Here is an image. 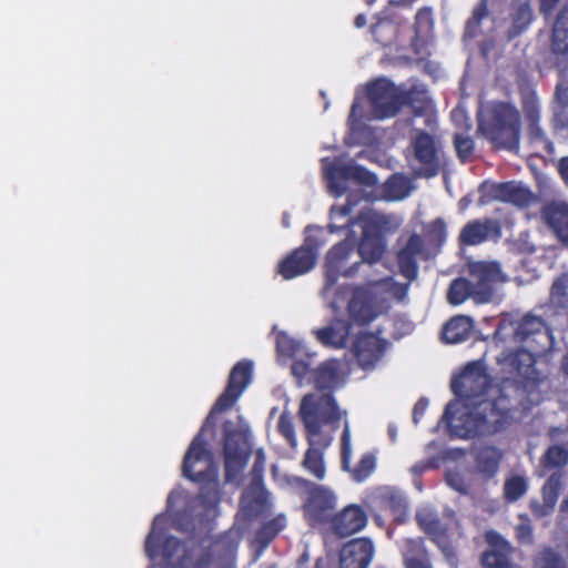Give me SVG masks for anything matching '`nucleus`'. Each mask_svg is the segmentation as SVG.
<instances>
[{"label": "nucleus", "mask_w": 568, "mask_h": 568, "mask_svg": "<svg viewBox=\"0 0 568 568\" xmlns=\"http://www.w3.org/2000/svg\"><path fill=\"white\" fill-rule=\"evenodd\" d=\"M532 21V11L528 3L518 6L513 14V26L509 31V38H514L524 32Z\"/></svg>", "instance_id": "obj_46"}, {"label": "nucleus", "mask_w": 568, "mask_h": 568, "mask_svg": "<svg viewBox=\"0 0 568 568\" xmlns=\"http://www.w3.org/2000/svg\"><path fill=\"white\" fill-rule=\"evenodd\" d=\"M418 523L423 530L432 538L434 542L442 546L448 539L447 528L442 520L433 515L418 517Z\"/></svg>", "instance_id": "obj_41"}, {"label": "nucleus", "mask_w": 568, "mask_h": 568, "mask_svg": "<svg viewBox=\"0 0 568 568\" xmlns=\"http://www.w3.org/2000/svg\"><path fill=\"white\" fill-rule=\"evenodd\" d=\"M501 235L500 223L497 220L485 217L467 222L459 232L460 246H475Z\"/></svg>", "instance_id": "obj_19"}, {"label": "nucleus", "mask_w": 568, "mask_h": 568, "mask_svg": "<svg viewBox=\"0 0 568 568\" xmlns=\"http://www.w3.org/2000/svg\"><path fill=\"white\" fill-rule=\"evenodd\" d=\"M277 430L291 446H295L296 436L294 424L292 422V418L287 414H282L280 416L277 422Z\"/></svg>", "instance_id": "obj_52"}, {"label": "nucleus", "mask_w": 568, "mask_h": 568, "mask_svg": "<svg viewBox=\"0 0 568 568\" xmlns=\"http://www.w3.org/2000/svg\"><path fill=\"white\" fill-rule=\"evenodd\" d=\"M568 464V443L550 445L540 458V465L547 470L559 471Z\"/></svg>", "instance_id": "obj_39"}, {"label": "nucleus", "mask_w": 568, "mask_h": 568, "mask_svg": "<svg viewBox=\"0 0 568 568\" xmlns=\"http://www.w3.org/2000/svg\"><path fill=\"white\" fill-rule=\"evenodd\" d=\"M562 487V473L555 471L551 474L541 488L544 507L552 510L557 504Z\"/></svg>", "instance_id": "obj_42"}, {"label": "nucleus", "mask_w": 568, "mask_h": 568, "mask_svg": "<svg viewBox=\"0 0 568 568\" xmlns=\"http://www.w3.org/2000/svg\"><path fill=\"white\" fill-rule=\"evenodd\" d=\"M550 303L558 308H568V276L557 277L550 288Z\"/></svg>", "instance_id": "obj_47"}, {"label": "nucleus", "mask_w": 568, "mask_h": 568, "mask_svg": "<svg viewBox=\"0 0 568 568\" xmlns=\"http://www.w3.org/2000/svg\"><path fill=\"white\" fill-rule=\"evenodd\" d=\"M427 407H428L427 398L422 397L416 402V404L414 405V409H413V419L415 423H418V420L423 417Z\"/></svg>", "instance_id": "obj_61"}, {"label": "nucleus", "mask_w": 568, "mask_h": 568, "mask_svg": "<svg viewBox=\"0 0 568 568\" xmlns=\"http://www.w3.org/2000/svg\"><path fill=\"white\" fill-rule=\"evenodd\" d=\"M347 311L353 322L358 325H368L377 316L373 293L362 286L355 287L348 301Z\"/></svg>", "instance_id": "obj_24"}, {"label": "nucleus", "mask_w": 568, "mask_h": 568, "mask_svg": "<svg viewBox=\"0 0 568 568\" xmlns=\"http://www.w3.org/2000/svg\"><path fill=\"white\" fill-rule=\"evenodd\" d=\"M292 483L307 490V497L303 505L307 523L311 526L329 524L336 508V496L333 490L303 477H294Z\"/></svg>", "instance_id": "obj_8"}, {"label": "nucleus", "mask_w": 568, "mask_h": 568, "mask_svg": "<svg viewBox=\"0 0 568 568\" xmlns=\"http://www.w3.org/2000/svg\"><path fill=\"white\" fill-rule=\"evenodd\" d=\"M485 539L490 546L481 555V565L484 568H523L510 562V555L514 549L508 540H506L498 531L488 530Z\"/></svg>", "instance_id": "obj_20"}, {"label": "nucleus", "mask_w": 568, "mask_h": 568, "mask_svg": "<svg viewBox=\"0 0 568 568\" xmlns=\"http://www.w3.org/2000/svg\"><path fill=\"white\" fill-rule=\"evenodd\" d=\"M402 106L408 105L415 116H423L432 106L428 91L419 85H413L406 91H400Z\"/></svg>", "instance_id": "obj_37"}, {"label": "nucleus", "mask_w": 568, "mask_h": 568, "mask_svg": "<svg viewBox=\"0 0 568 568\" xmlns=\"http://www.w3.org/2000/svg\"><path fill=\"white\" fill-rule=\"evenodd\" d=\"M545 223L557 237L568 245V204L565 202H550L541 211Z\"/></svg>", "instance_id": "obj_26"}, {"label": "nucleus", "mask_w": 568, "mask_h": 568, "mask_svg": "<svg viewBox=\"0 0 568 568\" xmlns=\"http://www.w3.org/2000/svg\"><path fill=\"white\" fill-rule=\"evenodd\" d=\"M532 568H568L564 557L551 547H544L532 559Z\"/></svg>", "instance_id": "obj_43"}, {"label": "nucleus", "mask_w": 568, "mask_h": 568, "mask_svg": "<svg viewBox=\"0 0 568 568\" xmlns=\"http://www.w3.org/2000/svg\"><path fill=\"white\" fill-rule=\"evenodd\" d=\"M478 190L481 203L499 201L518 207H528L535 200L532 192L528 187L515 181L499 183L484 182L479 185Z\"/></svg>", "instance_id": "obj_12"}, {"label": "nucleus", "mask_w": 568, "mask_h": 568, "mask_svg": "<svg viewBox=\"0 0 568 568\" xmlns=\"http://www.w3.org/2000/svg\"><path fill=\"white\" fill-rule=\"evenodd\" d=\"M253 365L250 361L237 362L230 372L227 385L211 408L200 432L193 438L182 463V474L193 483L201 484L197 498L179 510L174 516L176 528L192 531L204 521L202 515H195L196 508L211 510L219 503L217 466L213 454L206 448L204 433L215 425V415L233 407L252 379Z\"/></svg>", "instance_id": "obj_1"}, {"label": "nucleus", "mask_w": 568, "mask_h": 568, "mask_svg": "<svg viewBox=\"0 0 568 568\" xmlns=\"http://www.w3.org/2000/svg\"><path fill=\"white\" fill-rule=\"evenodd\" d=\"M551 51L568 61V4L558 12L551 31Z\"/></svg>", "instance_id": "obj_30"}, {"label": "nucleus", "mask_w": 568, "mask_h": 568, "mask_svg": "<svg viewBox=\"0 0 568 568\" xmlns=\"http://www.w3.org/2000/svg\"><path fill=\"white\" fill-rule=\"evenodd\" d=\"M528 490V481L524 476L515 475L504 483V498L507 503H515Z\"/></svg>", "instance_id": "obj_45"}, {"label": "nucleus", "mask_w": 568, "mask_h": 568, "mask_svg": "<svg viewBox=\"0 0 568 568\" xmlns=\"http://www.w3.org/2000/svg\"><path fill=\"white\" fill-rule=\"evenodd\" d=\"M374 555V545L368 538L346 542L339 555V568H368Z\"/></svg>", "instance_id": "obj_23"}, {"label": "nucleus", "mask_w": 568, "mask_h": 568, "mask_svg": "<svg viewBox=\"0 0 568 568\" xmlns=\"http://www.w3.org/2000/svg\"><path fill=\"white\" fill-rule=\"evenodd\" d=\"M315 444H308L302 466L317 480H323L326 475V467L324 462V450L331 445L332 437H317Z\"/></svg>", "instance_id": "obj_27"}, {"label": "nucleus", "mask_w": 568, "mask_h": 568, "mask_svg": "<svg viewBox=\"0 0 568 568\" xmlns=\"http://www.w3.org/2000/svg\"><path fill=\"white\" fill-rule=\"evenodd\" d=\"M560 0H540L539 11L545 17L552 13L555 8L559 4Z\"/></svg>", "instance_id": "obj_63"}, {"label": "nucleus", "mask_w": 568, "mask_h": 568, "mask_svg": "<svg viewBox=\"0 0 568 568\" xmlns=\"http://www.w3.org/2000/svg\"><path fill=\"white\" fill-rule=\"evenodd\" d=\"M342 367L338 359H326L313 372L314 386L320 390H332L339 385Z\"/></svg>", "instance_id": "obj_31"}, {"label": "nucleus", "mask_w": 568, "mask_h": 568, "mask_svg": "<svg viewBox=\"0 0 568 568\" xmlns=\"http://www.w3.org/2000/svg\"><path fill=\"white\" fill-rule=\"evenodd\" d=\"M386 247L387 242L382 226L375 221L366 222L357 246L362 260L369 264L377 263L384 256Z\"/></svg>", "instance_id": "obj_18"}, {"label": "nucleus", "mask_w": 568, "mask_h": 568, "mask_svg": "<svg viewBox=\"0 0 568 568\" xmlns=\"http://www.w3.org/2000/svg\"><path fill=\"white\" fill-rule=\"evenodd\" d=\"M351 333V323L342 320L315 331L316 338L325 346L345 347Z\"/></svg>", "instance_id": "obj_33"}, {"label": "nucleus", "mask_w": 568, "mask_h": 568, "mask_svg": "<svg viewBox=\"0 0 568 568\" xmlns=\"http://www.w3.org/2000/svg\"><path fill=\"white\" fill-rule=\"evenodd\" d=\"M353 252V245L347 241H341L333 245L325 258V271H324V285L322 288V296L327 297L331 290L337 283L341 275V268L345 265ZM361 262L355 263L351 267L346 268L342 275L345 277H352L358 270Z\"/></svg>", "instance_id": "obj_14"}, {"label": "nucleus", "mask_w": 568, "mask_h": 568, "mask_svg": "<svg viewBox=\"0 0 568 568\" xmlns=\"http://www.w3.org/2000/svg\"><path fill=\"white\" fill-rule=\"evenodd\" d=\"M433 26V12L430 8H422L415 16V33L419 36L420 32L430 29Z\"/></svg>", "instance_id": "obj_53"}, {"label": "nucleus", "mask_w": 568, "mask_h": 568, "mask_svg": "<svg viewBox=\"0 0 568 568\" xmlns=\"http://www.w3.org/2000/svg\"><path fill=\"white\" fill-rule=\"evenodd\" d=\"M203 561L194 558L192 551L184 550V554L178 561V568H203Z\"/></svg>", "instance_id": "obj_58"}, {"label": "nucleus", "mask_w": 568, "mask_h": 568, "mask_svg": "<svg viewBox=\"0 0 568 568\" xmlns=\"http://www.w3.org/2000/svg\"><path fill=\"white\" fill-rule=\"evenodd\" d=\"M367 524V515L357 505H349L337 514H334L329 521L333 532L339 537H348L362 530Z\"/></svg>", "instance_id": "obj_25"}, {"label": "nucleus", "mask_w": 568, "mask_h": 568, "mask_svg": "<svg viewBox=\"0 0 568 568\" xmlns=\"http://www.w3.org/2000/svg\"><path fill=\"white\" fill-rule=\"evenodd\" d=\"M501 371L508 375L501 383L509 382L511 386L508 393L513 390L518 395L535 388L539 382L540 373L536 368V357L532 352L520 348L509 352L500 361Z\"/></svg>", "instance_id": "obj_6"}, {"label": "nucleus", "mask_w": 568, "mask_h": 568, "mask_svg": "<svg viewBox=\"0 0 568 568\" xmlns=\"http://www.w3.org/2000/svg\"><path fill=\"white\" fill-rule=\"evenodd\" d=\"M300 416L306 430V440L311 444L318 443L317 437H331L322 433V426L337 424L341 419L337 403L331 393L305 395L300 406Z\"/></svg>", "instance_id": "obj_4"}, {"label": "nucleus", "mask_w": 568, "mask_h": 568, "mask_svg": "<svg viewBox=\"0 0 568 568\" xmlns=\"http://www.w3.org/2000/svg\"><path fill=\"white\" fill-rule=\"evenodd\" d=\"M328 187L333 194L341 196L346 191L343 182L355 181L364 186H375L377 176L362 165H332L326 170Z\"/></svg>", "instance_id": "obj_15"}, {"label": "nucleus", "mask_w": 568, "mask_h": 568, "mask_svg": "<svg viewBox=\"0 0 568 568\" xmlns=\"http://www.w3.org/2000/svg\"><path fill=\"white\" fill-rule=\"evenodd\" d=\"M447 236L446 223L442 217L432 221L427 227L428 241L442 245Z\"/></svg>", "instance_id": "obj_49"}, {"label": "nucleus", "mask_w": 568, "mask_h": 568, "mask_svg": "<svg viewBox=\"0 0 568 568\" xmlns=\"http://www.w3.org/2000/svg\"><path fill=\"white\" fill-rule=\"evenodd\" d=\"M454 146L458 158L466 162L473 155L474 152V141L470 136H466L463 134H456L454 136Z\"/></svg>", "instance_id": "obj_50"}, {"label": "nucleus", "mask_w": 568, "mask_h": 568, "mask_svg": "<svg viewBox=\"0 0 568 568\" xmlns=\"http://www.w3.org/2000/svg\"><path fill=\"white\" fill-rule=\"evenodd\" d=\"M427 258L428 254L424 239L417 233H412L406 242L396 251V263L399 274L408 282L417 278L419 260L426 261Z\"/></svg>", "instance_id": "obj_16"}, {"label": "nucleus", "mask_w": 568, "mask_h": 568, "mask_svg": "<svg viewBox=\"0 0 568 568\" xmlns=\"http://www.w3.org/2000/svg\"><path fill=\"white\" fill-rule=\"evenodd\" d=\"M366 93L375 119L394 116L402 109L400 91L387 80L371 82Z\"/></svg>", "instance_id": "obj_10"}, {"label": "nucleus", "mask_w": 568, "mask_h": 568, "mask_svg": "<svg viewBox=\"0 0 568 568\" xmlns=\"http://www.w3.org/2000/svg\"><path fill=\"white\" fill-rule=\"evenodd\" d=\"M489 14L488 0H479V2L474 7L471 16L466 22L465 26V36L469 38L477 37L480 26L484 19H486Z\"/></svg>", "instance_id": "obj_44"}, {"label": "nucleus", "mask_w": 568, "mask_h": 568, "mask_svg": "<svg viewBox=\"0 0 568 568\" xmlns=\"http://www.w3.org/2000/svg\"><path fill=\"white\" fill-rule=\"evenodd\" d=\"M354 203L347 200V202L342 206H333L331 210V215L346 217L349 216L353 210Z\"/></svg>", "instance_id": "obj_62"}, {"label": "nucleus", "mask_w": 568, "mask_h": 568, "mask_svg": "<svg viewBox=\"0 0 568 568\" xmlns=\"http://www.w3.org/2000/svg\"><path fill=\"white\" fill-rule=\"evenodd\" d=\"M276 348L281 355L287 356V357H293L297 349V345L287 335L281 334L277 336V339H276Z\"/></svg>", "instance_id": "obj_54"}, {"label": "nucleus", "mask_w": 568, "mask_h": 568, "mask_svg": "<svg viewBox=\"0 0 568 568\" xmlns=\"http://www.w3.org/2000/svg\"><path fill=\"white\" fill-rule=\"evenodd\" d=\"M557 169L561 180L568 187V156H564L558 161Z\"/></svg>", "instance_id": "obj_64"}, {"label": "nucleus", "mask_w": 568, "mask_h": 568, "mask_svg": "<svg viewBox=\"0 0 568 568\" xmlns=\"http://www.w3.org/2000/svg\"><path fill=\"white\" fill-rule=\"evenodd\" d=\"M285 527V517L280 515L265 521L255 532V544L264 549L276 538Z\"/></svg>", "instance_id": "obj_38"}, {"label": "nucleus", "mask_w": 568, "mask_h": 568, "mask_svg": "<svg viewBox=\"0 0 568 568\" xmlns=\"http://www.w3.org/2000/svg\"><path fill=\"white\" fill-rule=\"evenodd\" d=\"M493 387V378L481 362L468 363L462 373L454 376L450 383L452 392L467 405L485 400Z\"/></svg>", "instance_id": "obj_7"}, {"label": "nucleus", "mask_w": 568, "mask_h": 568, "mask_svg": "<svg viewBox=\"0 0 568 568\" xmlns=\"http://www.w3.org/2000/svg\"><path fill=\"white\" fill-rule=\"evenodd\" d=\"M523 111L527 120V134L530 142H546L547 136L539 125V104L535 92H528L523 97Z\"/></svg>", "instance_id": "obj_29"}, {"label": "nucleus", "mask_w": 568, "mask_h": 568, "mask_svg": "<svg viewBox=\"0 0 568 568\" xmlns=\"http://www.w3.org/2000/svg\"><path fill=\"white\" fill-rule=\"evenodd\" d=\"M352 291V287L348 284L341 285L336 287V284L331 290L326 300H329V307L333 311H338L341 308L342 303L347 298Z\"/></svg>", "instance_id": "obj_51"}, {"label": "nucleus", "mask_w": 568, "mask_h": 568, "mask_svg": "<svg viewBox=\"0 0 568 568\" xmlns=\"http://www.w3.org/2000/svg\"><path fill=\"white\" fill-rule=\"evenodd\" d=\"M510 383H500L498 396L490 400L485 399L473 405L474 408L463 414L457 419L452 412V403L444 410V418L453 433L462 438L476 436H489L504 430L514 420V414L518 410L520 400L508 394Z\"/></svg>", "instance_id": "obj_2"}, {"label": "nucleus", "mask_w": 568, "mask_h": 568, "mask_svg": "<svg viewBox=\"0 0 568 568\" xmlns=\"http://www.w3.org/2000/svg\"><path fill=\"white\" fill-rule=\"evenodd\" d=\"M474 329V321L469 316L457 315L450 318L443 328L444 342L457 344L467 341Z\"/></svg>", "instance_id": "obj_34"}, {"label": "nucleus", "mask_w": 568, "mask_h": 568, "mask_svg": "<svg viewBox=\"0 0 568 568\" xmlns=\"http://www.w3.org/2000/svg\"><path fill=\"white\" fill-rule=\"evenodd\" d=\"M520 113L510 103L497 102L479 119L478 128L496 149L518 151L520 141Z\"/></svg>", "instance_id": "obj_3"}, {"label": "nucleus", "mask_w": 568, "mask_h": 568, "mask_svg": "<svg viewBox=\"0 0 568 568\" xmlns=\"http://www.w3.org/2000/svg\"><path fill=\"white\" fill-rule=\"evenodd\" d=\"M503 459L501 452L494 446H485L478 449L475 457L476 469L486 479L493 478Z\"/></svg>", "instance_id": "obj_35"}, {"label": "nucleus", "mask_w": 568, "mask_h": 568, "mask_svg": "<svg viewBox=\"0 0 568 568\" xmlns=\"http://www.w3.org/2000/svg\"><path fill=\"white\" fill-rule=\"evenodd\" d=\"M404 564L406 568H432L424 549L417 556H405Z\"/></svg>", "instance_id": "obj_57"}, {"label": "nucleus", "mask_w": 568, "mask_h": 568, "mask_svg": "<svg viewBox=\"0 0 568 568\" xmlns=\"http://www.w3.org/2000/svg\"><path fill=\"white\" fill-rule=\"evenodd\" d=\"M536 336L548 337L544 320L539 316L525 315L515 328V339L529 345V341Z\"/></svg>", "instance_id": "obj_36"}, {"label": "nucleus", "mask_w": 568, "mask_h": 568, "mask_svg": "<svg viewBox=\"0 0 568 568\" xmlns=\"http://www.w3.org/2000/svg\"><path fill=\"white\" fill-rule=\"evenodd\" d=\"M163 520L164 519L161 515H158L153 519L152 528L145 539L144 549L150 559L154 560L161 552L163 558L170 562L180 551L183 542L174 536H169L164 539L161 546L162 531L159 530V526Z\"/></svg>", "instance_id": "obj_21"}, {"label": "nucleus", "mask_w": 568, "mask_h": 568, "mask_svg": "<svg viewBox=\"0 0 568 568\" xmlns=\"http://www.w3.org/2000/svg\"><path fill=\"white\" fill-rule=\"evenodd\" d=\"M291 372L292 375L298 379V382H302L311 372V366L303 359H295L292 363Z\"/></svg>", "instance_id": "obj_59"}, {"label": "nucleus", "mask_w": 568, "mask_h": 568, "mask_svg": "<svg viewBox=\"0 0 568 568\" xmlns=\"http://www.w3.org/2000/svg\"><path fill=\"white\" fill-rule=\"evenodd\" d=\"M265 467V455L263 449H257L255 454V462L251 470V481H263V473Z\"/></svg>", "instance_id": "obj_56"}, {"label": "nucleus", "mask_w": 568, "mask_h": 568, "mask_svg": "<svg viewBox=\"0 0 568 568\" xmlns=\"http://www.w3.org/2000/svg\"><path fill=\"white\" fill-rule=\"evenodd\" d=\"M410 145L414 158L419 163V168L414 172L415 176L426 179L436 176L442 169V161L440 150L434 135L425 130H418Z\"/></svg>", "instance_id": "obj_9"}, {"label": "nucleus", "mask_w": 568, "mask_h": 568, "mask_svg": "<svg viewBox=\"0 0 568 568\" xmlns=\"http://www.w3.org/2000/svg\"><path fill=\"white\" fill-rule=\"evenodd\" d=\"M475 288L471 281L465 277H457L452 281L448 287L447 301L452 305H460L469 297L475 301Z\"/></svg>", "instance_id": "obj_40"}, {"label": "nucleus", "mask_w": 568, "mask_h": 568, "mask_svg": "<svg viewBox=\"0 0 568 568\" xmlns=\"http://www.w3.org/2000/svg\"><path fill=\"white\" fill-rule=\"evenodd\" d=\"M404 186V182L399 178H390L387 180L385 187L386 191L395 197L402 196V189Z\"/></svg>", "instance_id": "obj_60"}, {"label": "nucleus", "mask_w": 568, "mask_h": 568, "mask_svg": "<svg viewBox=\"0 0 568 568\" xmlns=\"http://www.w3.org/2000/svg\"><path fill=\"white\" fill-rule=\"evenodd\" d=\"M561 81L556 87V98L562 106H568V68L560 70Z\"/></svg>", "instance_id": "obj_55"}, {"label": "nucleus", "mask_w": 568, "mask_h": 568, "mask_svg": "<svg viewBox=\"0 0 568 568\" xmlns=\"http://www.w3.org/2000/svg\"><path fill=\"white\" fill-rule=\"evenodd\" d=\"M318 245L307 236L304 244L294 248L277 264V273L284 280H292L312 271L316 265Z\"/></svg>", "instance_id": "obj_13"}, {"label": "nucleus", "mask_w": 568, "mask_h": 568, "mask_svg": "<svg viewBox=\"0 0 568 568\" xmlns=\"http://www.w3.org/2000/svg\"><path fill=\"white\" fill-rule=\"evenodd\" d=\"M469 281L475 288V302L488 303L495 294V285L505 281L499 263L473 262L468 265Z\"/></svg>", "instance_id": "obj_11"}, {"label": "nucleus", "mask_w": 568, "mask_h": 568, "mask_svg": "<svg viewBox=\"0 0 568 568\" xmlns=\"http://www.w3.org/2000/svg\"><path fill=\"white\" fill-rule=\"evenodd\" d=\"M520 523L515 527V538L520 545H531L534 542V529L527 515L519 517Z\"/></svg>", "instance_id": "obj_48"}, {"label": "nucleus", "mask_w": 568, "mask_h": 568, "mask_svg": "<svg viewBox=\"0 0 568 568\" xmlns=\"http://www.w3.org/2000/svg\"><path fill=\"white\" fill-rule=\"evenodd\" d=\"M251 456L250 432L232 420L223 424V457L225 480L235 481Z\"/></svg>", "instance_id": "obj_5"}, {"label": "nucleus", "mask_w": 568, "mask_h": 568, "mask_svg": "<svg viewBox=\"0 0 568 568\" xmlns=\"http://www.w3.org/2000/svg\"><path fill=\"white\" fill-rule=\"evenodd\" d=\"M385 351V342L374 333L359 334L353 343L352 352L363 369L373 368Z\"/></svg>", "instance_id": "obj_22"}, {"label": "nucleus", "mask_w": 568, "mask_h": 568, "mask_svg": "<svg viewBox=\"0 0 568 568\" xmlns=\"http://www.w3.org/2000/svg\"><path fill=\"white\" fill-rule=\"evenodd\" d=\"M400 21L395 16L387 14V10L381 13L372 26L371 32L375 41L382 47L392 45L399 33Z\"/></svg>", "instance_id": "obj_32"}, {"label": "nucleus", "mask_w": 568, "mask_h": 568, "mask_svg": "<svg viewBox=\"0 0 568 568\" xmlns=\"http://www.w3.org/2000/svg\"><path fill=\"white\" fill-rule=\"evenodd\" d=\"M242 509L250 518H256L267 508V490L264 483L251 481L241 498Z\"/></svg>", "instance_id": "obj_28"}, {"label": "nucleus", "mask_w": 568, "mask_h": 568, "mask_svg": "<svg viewBox=\"0 0 568 568\" xmlns=\"http://www.w3.org/2000/svg\"><path fill=\"white\" fill-rule=\"evenodd\" d=\"M352 458V444H351V430L347 423H345L344 429L341 436V467L344 471L351 474L352 478L362 483L367 479L376 468V457L373 453L368 452L362 455L358 463L351 467Z\"/></svg>", "instance_id": "obj_17"}]
</instances>
